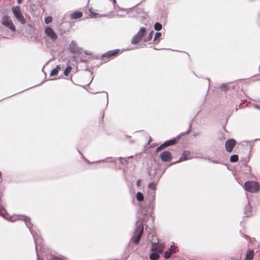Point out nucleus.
<instances>
[{
    "mask_svg": "<svg viewBox=\"0 0 260 260\" xmlns=\"http://www.w3.org/2000/svg\"><path fill=\"white\" fill-rule=\"evenodd\" d=\"M143 231L144 226L143 222L138 220L136 223V228L135 229L134 235L132 237L131 241L136 245L138 244L143 233Z\"/></svg>",
    "mask_w": 260,
    "mask_h": 260,
    "instance_id": "1",
    "label": "nucleus"
},
{
    "mask_svg": "<svg viewBox=\"0 0 260 260\" xmlns=\"http://www.w3.org/2000/svg\"><path fill=\"white\" fill-rule=\"evenodd\" d=\"M245 190L250 192H256L259 190V185L257 182L247 181L245 183Z\"/></svg>",
    "mask_w": 260,
    "mask_h": 260,
    "instance_id": "2",
    "label": "nucleus"
},
{
    "mask_svg": "<svg viewBox=\"0 0 260 260\" xmlns=\"http://www.w3.org/2000/svg\"><path fill=\"white\" fill-rule=\"evenodd\" d=\"M2 24L3 25L9 28L12 31H16V27L11 18L7 15H5L2 18Z\"/></svg>",
    "mask_w": 260,
    "mask_h": 260,
    "instance_id": "3",
    "label": "nucleus"
},
{
    "mask_svg": "<svg viewBox=\"0 0 260 260\" xmlns=\"http://www.w3.org/2000/svg\"><path fill=\"white\" fill-rule=\"evenodd\" d=\"M12 11L15 17L19 21L21 24H24L26 23L25 19L23 16L20 8L19 6H15L12 8Z\"/></svg>",
    "mask_w": 260,
    "mask_h": 260,
    "instance_id": "4",
    "label": "nucleus"
},
{
    "mask_svg": "<svg viewBox=\"0 0 260 260\" xmlns=\"http://www.w3.org/2000/svg\"><path fill=\"white\" fill-rule=\"evenodd\" d=\"M44 33L45 35L53 42L56 41L58 39L57 34L50 26H47L45 28Z\"/></svg>",
    "mask_w": 260,
    "mask_h": 260,
    "instance_id": "5",
    "label": "nucleus"
},
{
    "mask_svg": "<svg viewBox=\"0 0 260 260\" xmlns=\"http://www.w3.org/2000/svg\"><path fill=\"white\" fill-rule=\"evenodd\" d=\"M145 31L146 29L144 27H141L138 33L133 37L131 40L132 44H138L141 40L142 37L144 35Z\"/></svg>",
    "mask_w": 260,
    "mask_h": 260,
    "instance_id": "6",
    "label": "nucleus"
},
{
    "mask_svg": "<svg viewBox=\"0 0 260 260\" xmlns=\"http://www.w3.org/2000/svg\"><path fill=\"white\" fill-rule=\"evenodd\" d=\"M156 184L154 182H151L148 184V194L149 195V201L153 202L155 199V193L156 190Z\"/></svg>",
    "mask_w": 260,
    "mask_h": 260,
    "instance_id": "7",
    "label": "nucleus"
},
{
    "mask_svg": "<svg viewBox=\"0 0 260 260\" xmlns=\"http://www.w3.org/2000/svg\"><path fill=\"white\" fill-rule=\"evenodd\" d=\"M236 141L233 139H228L225 141V148L228 152H232L233 148L235 146Z\"/></svg>",
    "mask_w": 260,
    "mask_h": 260,
    "instance_id": "8",
    "label": "nucleus"
},
{
    "mask_svg": "<svg viewBox=\"0 0 260 260\" xmlns=\"http://www.w3.org/2000/svg\"><path fill=\"white\" fill-rule=\"evenodd\" d=\"M164 249V245L160 243H152L151 251H154L159 254L162 253Z\"/></svg>",
    "mask_w": 260,
    "mask_h": 260,
    "instance_id": "9",
    "label": "nucleus"
},
{
    "mask_svg": "<svg viewBox=\"0 0 260 260\" xmlns=\"http://www.w3.org/2000/svg\"><path fill=\"white\" fill-rule=\"evenodd\" d=\"M69 49L70 51L73 53H78L80 52V49L77 46L76 42L72 41L69 45Z\"/></svg>",
    "mask_w": 260,
    "mask_h": 260,
    "instance_id": "10",
    "label": "nucleus"
},
{
    "mask_svg": "<svg viewBox=\"0 0 260 260\" xmlns=\"http://www.w3.org/2000/svg\"><path fill=\"white\" fill-rule=\"evenodd\" d=\"M160 157L163 161H170L172 159L171 153L167 151L161 153Z\"/></svg>",
    "mask_w": 260,
    "mask_h": 260,
    "instance_id": "11",
    "label": "nucleus"
},
{
    "mask_svg": "<svg viewBox=\"0 0 260 260\" xmlns=\"http://www.w3.org/2000/svg\"><path fill=\"white\" fill-rule=\"evenodd\" d=\"M176 140L175 139H172L165 142L164 144L156 148V152L160 151L163 147H166L174 144Z\"/></svg>",
    "mask_w": 260,
    "mask_h": 260,
    "instance_id": "12",
    "label": "nucleus"
},
{
    "mask_svg": "<svg viewBox=\"0 0 260 260\" xmlns=\"http://www.w3.org/2000/svg\"><path fill=\"white\" fill-rule=\"evenodd\" d=\"M191 158V157L190 156V152L188 151H184L182 153V155L179 160V161H183Z\"/></svg>",
    "mask_w": 260,
    "mask_h": 260,
    "instance_id": "13",
    "label": "nucleus"
},
{
    "mask_svg": "<svg viewBox=\"0 0 260 260\" xmlns=\"http://www.w3.org/2000/svg\"><path fill=\"white\" fill-rule=\"evenodd\" d=\"M119 50H115L113 51H109L107 53H105L102 55V57L104 58L107 57L108 58L114 56L118 52Z\"/></svg>",
    "mask_w": 260,
    "mask_h": 260,
    "instance_id": "14",
    "label": "nucleus"
},
{
    "mask_svg": "<svg viewBox=\"0 0 260 260\" xmlns=\"http://www.w3.org/2000/svg\"><path fill=\"white\" fill-rule=\"evenodd\" d=\"M82 16V13L80 11H76L73 12L71 15V18L72 19H76L79 18Z\"/></svg>",
    "mask_w": 260,
    "mask_h": 260,
    "instance_id": "15",
    "label": "nucleus"
},
{
    "mask_svg": "<svg viewBox=\"0 0 260 260\" xmlns=\"http://www.w3.org/2000/svg\"><path fill=\"white\" fill-rule=\"evenodd\" d=\"M254 256L253 250H249L246 254L245 260H252Z\"/></svg>",
    "mask_w": 260,
    "mask_h": 260,
    "instance_id": "16",
    "label": "nucleus"
},
{
    "mask_svg": "<svg viewBox=\"0 0 260 260\" xmlns=\"http://www.w3.org/2000/svg\"><path fill=\"white\" fill-rule=\"evenodd\" d=\"M150 254V259L151 260H157L159 257V253L154 251H151Z\"/></svg>",
    "mask_w": 260,
    "mask_h": 260,
    "instance_id": "17",
    "label": "nucleus"
},
{
    "mask_svg": "<svg viewBox=\"0 0 260 260\" xmlns=\"http://www.w3.org/2000/svg\"><path fill=\"white\" fill-rule=\"evenodd\" d=\"M60 70V67H59V66H57L54 69H53L51 71V72L50 74V75L51 76H53L56 75L58 74V73Z\"/></svg>",
    "mask_w": 260,
    "mask_h": 260,
    "instance_id": "18",
    "label": "nucleus"
},
{
    "mask_svg": "<svg viewBox=\"0 0 260 260\" xmlns=\"http://www.w3.org/2000/svg\"><path fill=\"white\" fill-rule=\"evenodd\" d=\"M136 198L138 201H142L144 199L143 194L141 192H138L136 194Z\"/></svg>",
    "mask_w": 260,
    "mask_h": 260,
    "instance_id": "19",
    "label": "nucleus"
},
{
    "mask_svg": "<svg viewBox=\"0 0 260 260\" xmlns=\"http://www.w3.org/2000/svg\"><path fill=\"white\" fill-rule=\"evenodd\" d=\"M238 160V156L236 154L232 155L230 157V161L232 162H237Z\"/></svg>",
    "mask_w": 260,
    "mask_h": 260,
    "instance_id": "20",
    "label": "nucleus"
},
{
    "mask_svg": "<svg viewBox=\"0 0 260 260\" xmlns=\"http://www.w3.org/2000/svg\"><path fill=\"white\" fill-rule=\"evenodd\" d=\"M71 70H72V68H71V67H70V66H68V67L66 68V69L64 70V72H63L64 75L65 76H67L69 74L70 72L71 71Z\"/></svg>",
    "mask_w": 260,
    "mask_h": 260,
    "instance_id": "21",
    "label": "nucleus"
},
{
    "mask_svg": "<svg viewBox=\"0 0 260 260\" xmlns=\"http://www.w3.org/2000/svg\"><path fill=\"white\" fill-rule=\"evenodd\" d=\"M162 25L160 23L156 22L154 24V29L156 30H159L161 29Z\"/></svg>",
    "mask_w": 260,
    "mask_h": 260,
    "instance_id": "22",
    "label": "nucleus"
},
{
    "mask_svg": "<svg viewBox=\"0 0 260 260\" xmlns=\"http://www.w3.org/2000/svg\"><path fill=\"white\" fill-rule=\"evenodd\" d=\"M171 255V252L170 251H169V250L166 251L165 252L164 256H165V258L167 259V258H170Z\"/></svg>",
    "mask_w": 260,
    "mask_h": 260,
    "instance_id": "23",
    "label": "nucleus"
},
{
    "mask_svg": "<svg viewBox=\"0 0 260 260\" xmlns=\"http://www.w3.org/2000/svg\"><path fill=\"white\" fill-rule=\"evenodd\" d=\"M52 20V17L50 16L46 17L45 18V22L46 24H49V23L51 22Z\"/></svg>",
    "mask_w": 260,
    "mask_h": 260,
    "instance_id": "24",
    "label": "nucleus"
},
{
    "mask_svg": "<svg viewBox=\"0 0 260 260\" xmlns=\"http://www.w3.org/2000/svg\"><path fill=\"white\" fill-rule=\"evenodd\" d=\"M220 88L223 90H226L228 89V85L226 84H222L220 85Z\"/></svg>",
    "mask_w": 260,
    "mask_h": 260,
    "instance_id": "25",
    "label": "nucleus"
},
{
    "mask_svg": "<svg viewBox=\"0 0 260 260\" xmlns=\"http://www.w3.org/2000/svg\"><path fill=\"white\" fill-rule=\"evenodd\" d=\"M161 36V34L160 32H156L155 35L153 40L155 41L156 39L160 38Z\"/></svg>",
    "mask_w": 260,
    "mask_h": 260,
    "instance_id": "26",
    "label": "nucleus"
},
{
    "mask_svg": "<svg viewBox=\"0 0 260 260\" xmlns=\"http://www.w3.org/2000/svg\"><path fill=\"white\" fill-rule=\"evenodd\" d=\"M112 2L113 4L114 5V8L116 11L118 12L119 10H121L120 8L115 6V4H116V0H112Z\"/></svg>",
    "mask_w": 260,
    "mask_h": 260,
    "instance_id": "27",
    "label": "nucleus"
},
{
    "mask_svg": "<svg viewBox=\"0 0 260 260\" xmlns=\"http://www.w3.org/2000/svg\"><path fill=\"white\" fill-rule=\"evenodd\" d=\"M140 184H141V181L140 180H138L136 182V185L137 186H139L140 185Z\"/></svg>",
    "mask_w": 260,
    "mask_h": 260,
    "instance_id": "28",
    "label": "nucleus"
},
{
    "mask_svg": "<svg viewBox=\"0 0 260 260\" xmlns=\"http://www.w3.org/2000/svg\"><path fill=\"white\" fill-rule=\"evenodd\" d=\"M152 33H153L152 31L150 33L148 37V40H150L151 39Z\"/></svg>",
    "mask_w": 260,
    "mask_h": 260,
    "instance_id": "29",
    "label": "nucleus"
},
{
    "mask_svg": "<svg viewBox=\"0 0 260 260\" xmlns=\"http://www.w3.org/2000/svg\"><path fill=\"white\" fill-rule=\"evenodd\" d=\"M175 248V245H171V246H170V248L169 249V251H170L171 252L172 250L173 249H174Z\"/></svg>",
    "mask_w": 260,
    "mask_h": 260,
    "instance_id": "30",
    "label": "nucleus"
},
{
    "mask_svg": "<svg viewBox=\"0 0 260 260\" xmlns=\"http://www.w3.org/2000/svg\"><path fill=\"white\" fill-rule=\"evenodd\" d=\"M52 260H62V259L58 257H53L52 258Z\"/></svg>",
    "mask_w": 260,
    "mask_h": 260,
    "instance_id": "31",
    "label": "nucleus"
},
{
    "mask_svg": "<svg viewBox=\"0 0 260 260\" xmlns=\"http://www.w3.org/2000/svg\"><path fill=\"white\" fill-rule=\"evenodd\" d=\"M254 108L256 109H258L259 110L260 109V106H258V105H255L254 106Z\"/></svg>",
    "mask_w": 260,
    "mask_h": 260,
    "instance_id": "32",
    "label": "nucleus"
},
{
    "mask_svg": "<svg viewBox=\"0 0 260 260\" xmlns=\"http://www.w3.org/2000/svg\"><path fill=\"white\" fill-rule=\"evenodd\" d=\"M117 16L118 17H123L124 16V14H117Z\"/></svg>",
    "mask_w": 260,
    "mask_h": 260,
    "instance_id": "33",
    "label": "nucleus"
},
{
    "mask_svg": "<svg viewBox=\"0 0 260 260\" xmlns=\"http://www.w3.org/2000/svg\"><path fill=\"white\" fill-rule=\"evenodd\" d=\"M105 94H106V96L107 101V103H108V95L107 92H105Z\"/></svg>",
    "mask_w": 260,
    "mask_h": 260,
    "instance_id": "34",
    "label": "nucleus"
},
{
    "mask_svg": "<svg viewBox=\"0 0 260 260\" xmlns=\"http://www.w3.org/2000/svg\"><path fill=\"white\" fill-rule=\"evenodd\" d=\"M23 0H17V2L18 4H21Z\"/></svg>",
    "mask_w": 260,
    "mask_h": 260,
    "instance_id": "35",
    "label": "nucleus"
},
{
    "mask_svg": "<svg viewBox=\"0 0 260 260\" xmlns=\"http://www.w3.org/2000/svg\"><path fill=\"white\" fill-rule=\"evenodd\" d=\"M2 174L1 172L0 171V178L2 177Z\"/></svg>",
    "mask_w": 260,
    "mask_h": 260,
    "instance_id": "36",
    "label": "nucleus"
}]
</instances>
